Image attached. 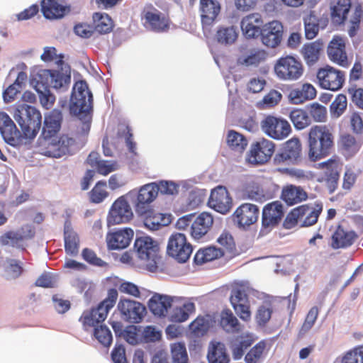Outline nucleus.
I'll list each match as a JSON object with an SVG mask.
<instances>
[{"label":"nucleus","mask_w":363,"mask_h":363,"mask_svg":"<svg viewBox=\"0 0 363 363\" xmlns=\"http://www.w3.org/2000/svg\"><path fill=\"white\" fill-rule=\"evenodd\" d=\"M334 147L332 130L325 125L311 128L308 139V156L311 162H316L330 155Z\"/></svg>","instance_id":"1"},{"label":"nucleus","mask_w":363,"mask_h":363,"mask_svg":"<svg viewBox=\"0 0 363 363\" xmlns=\"http://www.w3.org/2000/svg\"><path fill=\"white\" fill-rule=\"evenodd\" d=\"M93 110V96L85 81L80 80L73 86L69 112L80 120L89 121Z\"/></svg>","instance_id":"2"},{"label":"nucleus","mask_w":363,"mask_h":363,"mask_svg":"<svg viewBox=\"0 0 363 363\" xmlns=\"http://www.w3.org/2000/svg\"><path fill=\"white\" fill-rule=\"evenodd\" d=\"M322 211L323 204L320 203L314 206L309 203L298 206L288 213L283 222V228L289 230L297 225L312 226L317 223Z\"/></svg>","instance_id":"3"},{"label":"nucleus","mask_w":363,"mask_h":363,"mask_svg":"<svg viewBox=\"0 0 363 363\" xmlns=\"http://www.w3.org/2000/svg\"><path fill=\"white\" fill-rule=\"evenodd\" d=\"M118 294L116 289H110L108 291L107 297L101 301L96 307L83 312L79 318L85 330L98 326L107 318L111 309L115 306Z\"/></svg>","instance_id":"4"},{"label":"nucleus","mask_w":363,"mask_h":363,"mask_svg":"<svg viewBox=\"0 0 363 363\" xmlns=\"http://www.w3.org/2000/svg\"><path fill=\"white\" fill-rule=\"evenodd\" d=\"M14 118L26 138L33 139L41 127L42 116L35 107L23 104L16 110Z\"/></svg>","instance_id":"5"},{"label":"nucleus","mask_w":363,"mask_h":363,"mask_svg":"<svg viewBox=\"0 0 363 363\" xmlns=\"http://www.w3.org/2000/svg\"><path fill=\"white\" fill-rule=\"evenodd\" d=\"M134 247L140 259L145 262L152 271L157 268L161 259L160 246L157 241L150 237H140L135 240Z\"/></svg>","instance_id":"6"},{"label":"nucleus","mask_w":363,"mask_h":363,"mask_svg":"<svg viewBox=\"0 0 363 363\" xmlns=\"http://www.w3.org/2000/svg\"><path fill=\"white\" fill-rule=\"evenodd\" d=\"M274 71L281 80L296 81L303 74L304 67L302 62L291 55L279 58L274 66Z\"/></svg>","instance_id":"7"},{"label":"nucleus","mask_w":363,"mask_h":363,"mask_svg":"<svg viewBox=\"0 0 363 363\" xmlns=\"http://www.w3.org/2000/svg\"><path fill=\"white\" fill-rule=\"evenodd\" d=\"M141 19L144 26L156 33H164L169 30L171 20L168 13H162L152 4H146L142 12Z\"/></svg>","instance_id":"8"},{"label":"nucleus","mask_w":363,"mask_h":363,"mask_svg":"<svg viewBox=\"0 0 363 363\" xmlns=\"http://www.w3.org/2000/svg\"><path fill=\"white\" fill-rule=\"evenodd\" d=\"M35 235L34 226L30 224L22 225L16 230H8L0 235V245L26 250V242Z\"/></svg>","instance_id":"9"},{"label":"nucleus","mask_w":363,"mask_h":363,"mask_svg":"<svg viewBox=\"0 0 363 363\" xmlns=\"http://www.w3.org/2000/svg\"><path fill=\"white\" fill-rule=\"evenodd\" d=\"M260 126L265 135L277 140L285 139L291 133L289 121L280 116L267 115L262 120Z\"/></svg>","instance_id":"10"},{"label":"nucleus","mask_w":363,"mask_h":363,"mask_svg":"<svg viewBox=\"0 0 363 363\" xmlns=\"http://www.w3.org/2000/svg\"><path fill=\"white\" fill-rule=\"evenodd\" d=\"M192 251V245L187 241L184 234L176 233L169 237L167 252L179 262H186L189 259Z\"/></svg>","instance_id":"11"},{"label":"nucleus","mask_w":363,"mask_h":363,"mask_svg":"<svg viewBox=\"0 0 363 363\" xmlns=\"http://www.w3.org/2000/svg\"><path fill=\"white\" fill-rule=\"evenodd\" d=\"M316 77L321 88L333 91L340 90L345 80L343 71L337 69L330 65L319 68Z\"/></svg>","instance_id":"12"},{"label":"nucleus","mask_w":363,"mask_h":363,"mask_svg":"<svg viewBox=\"0 0 363 363\" xmlns=\"http://www.w3.org/2000/svg\"><path fill=\"white\" fill-rule=\"evenodd\" d=\"M274 150L275 144L262 138L251 145L247 160L252 164H264L270 160Z\"/></svg>","instance_id":"13"},{"label":"nucleus","mask_w":363,"mask_h":363,"mask_svg":"<svg viewBox=\"0 0 363 363\" xmlns=\"http://www.w3.org/2000/svg\"><path fill=\"white\" fill-rule=\"evenodd\" d=\"M230 303L241 320L249 322L251 320L250 305L247 294V288L244 285H238L231 291Z\"/></svg>","instance_id":"14"},{"label":"nucleus","mask_w":363,"mask_h":363,"mask_svg":"<svg viewBox=\"0 0 363 363\" xmlns=\"http://www.w3.org/2000/svg\"><path fill=\"white\" fill-rule=\"evenodd\" d=\"M284 35L283 23L278 20H272L264 24L259 38L265 47L275 49L281 45Z\"/></svg>","instance_id":"15"},{"label":"nucleus","mask_w":363,"mask_h":363,"mask_svg":"<svg viewBox=\"0 0 363 363\" xmlns=\"http://www.w3.org/2000/svg\"><path fill=\"white\" fill-rule=\"evenodd\" d=\"M117 308L122 318L131 323L142 322L147 313L143 304L129 298H121Z\"/></svg>","instance_id":"16"},{"label":"nucleus","mask_w":363,"mask_h":363,"mask_svg":"<svg viewBox=\"0 0 363 363\" xmlns=\"http://www.w3.org/2000/svg\"><path fill=\"white\" fill-rule=\"evenodd\" d=\"M133 216L132 209L124 196L118 198L112 204L108 216V225L126 223Z\"/></svg>","instance_id":"17"},{"label":"nucleus","mask_w":363,"mask_h":363,"mask_svg":"<svg viewBox=\"0 0 363 363\" xmlns=\"http://www.w3.org/2000/svg\"><path fill=\"white\" fill-rule=\"evenodd\" d=\"M264 19L257 12L252 13L244 16L240 21V28L243 36L247 40L259 38L263 27Z\"/></svg>","instance_id":"18"},{"label":"nucleus","mask_w":363,"mask_h":363,"mask_svg":"<svg viewBox=\"0 0 363 363\" xmlns=\"http://www.w3.org/2000/svg\"><path fill=\"white\" fill-rule=\"evenodd\" d=\"M259 215V209L257 205L245 203L236 208L233 214V219L240 228H245L255 223Z\"/></svg>","instance_id":"19"},{"label":"nucleus","mask_w":363,"mask_h":363,"mask_svg":"<svg viewBox=\"0 0 363 363\" xmlns=\"http://www.w3.org/2000/svg\"><path fill=\"white\" fill-rule=\"evenodd\" d=\"M210 208L222 214L228 213L232 208V199L228 189L223 186H218L211 192L208 201Z\"/></svg>","instance_id":"20"},{"label":"nucleus","mask_w":363,"mask_h":363,"mask_svg":"<svg viewBox=\"0 0 363 363\" xmlns=\"http://www.w3.org/2000/svg\"><path fill=\"white\" fill-rule=\"evenodd\" d=\"M328 58L334 63L347 67L350 65L345 50V40L343 38L335 35L328 44L327 48Z\"/></svg>","instance_id":"21"},{"label":"nucleus","mask_w":363,"mask_h":363,"mask_svg":"<svg viewBox=\"0 0 363 363\" xmlns=\"http://www.w3.org/2000/svg\"><path fill=\"white\" fill-rule=\"evenodd\" d=\"M284 215V206L280 201H275L266 204L262 209V227L267 228L278 225L281 221Z\"/></svg>","instance_id":"22"},{"label":"nucleus","mask_w":363,"mask_h":363,"mask_svg":"<svg viewBox=\"0 0 363 363\" xmlns=\"http://www.w3.org/2000/svg\"><path fill=\"white\" fill-rule=\"evenodd\" d=\"M134 235L130 228H123L106 235V242L109 250H123L129 246Z\"/></svg>","instance_id":"23"},{"label":"nucleus","mask_w":363,"mask_h":363,"mask_svg":"<svg viewBox=\"0 0 363 363\" xmlns=\"http://www.w3.org/2000/svg\"><path fill=\"white\" fill-rule=\"evenodd\" d=\"M302 145L298 138H292L287 140L281 150L277 154L274 160L278 163L297 162L301 156Z\"/></svg>","instance_id":"24"},{"label":"nucleus","mask_w":363,"mask_h":363,"mask_svg":"<svg viewBox=\"0 0 363 363\" xmlns=\"http://www.w3.org/2000/svg\"><path fill=\"white\" fill-rule=\"evenodd\" d=\"M318 168L323 170L325 179L331 191H333L337 186L340 178V169L341 163L337 157H333L325 162L318 164Z\"/></svg>","instance_id":"25"},{"label":"nucleus","mask_w":363,"mask_h":363,"mask_svg":"<svg viewBox=\"0 0 363 363\" xmlns=\"http://www.w3.org/2000/svg\"><path fill=\"white\" fill-rule=\"evenodd\" d=\"M0 133L6 143L15 146L20 138V132L11 117L0 111Z\"/></svg>","instance_id":"26"},{"label":"nucleus","mask_w":363,"mask_h":363,"mask_svg":"<svg viewBox=\"0 0 363 363\" xmlns=\"http://www.w3.org/2000/svg\"><path fill=\"white\" fill-rule=\"evenodd\" d=\"M201 23L204 29L211 26L220 11V5L216 0H200Z\"/></svg>","instance_id":"27"},{"label":"nucleus","mask_w":363,"mask_h":363,"mask_svg":"<svg viewBox=\"0 0 363 363\" xmlns=\"http://www.w3.org/2000/svg\"><path fill=\"white\" fill-rule=\"evenodd\" d=\"M281 200L289 206H294L308 199V193L301 186L286 184L281 192Z\"/></svg>","instance_id":"28"},{"label":"nucleus","mask_w":363,"mask_h":363,"mask_svg":"<svg viewBox=\"0 0 363 363\" xmlns=\"http://www.w3.org/2000/svg\"><path fill=\"white\" fill-rule=\"evenodd\" d=\"M357 238V235L354 231L338 225L331 236V247L335 250L349 247L353 245Z\"/></svg>","instance_id":"29"},{"label":"nucleus","mask_w":363,"mask_h":363,"mask_svg":"<svg viewBox=\"0 0 363 363\" xmlns=\"http://www.w3.org/2000/svg\"><path fill=\"white\" fill-rule=\"evenodd\" d=\"M74 144L75 140L72 138L67 135H62L57 141L49 145L45 155L51 157H61L69 154Z\"/></svg>","instance_id":"30"},{"label":"nucleus","mask_w":363,"mask_h":363,"mask_svg":"<svg viewBox=\"0 0 363 363\" xmlns=\"http://www.w3.org/2000/svg\"><path fill=\"white\" fill-rule=\"evenodd\" d=\"M174 298L167 295L155 294L149 300L150 311L156 316L165 317L172 307Z\"/></svg>","instance_id":"31"},{"label":"nucleus","mask_w":363,"mask_h":363,"mask_svg":"<svg viewBox=\"0 0 363 363\" xmlns=\"http://www.w3.org/2000/svg\"><path fill=\"white\" fill-rule=\"evenodd\" d=\"M143 223L145 226L151 230H157L161 227L167 226L172 222V216L167 213H162L154 210L143 211Z\"/></svg>","instance_id":"32"},{"label":"nucleus","mask_w":363,"mask_h":363,"mask_svg":"<svg viewBox=\"0 0 363 363\" xmlns=\"http://www.w3.org/2000/svg\"><path fill=\"white\" fill-rule=\"evenodd\" d=\"M213 223L211 214L203 212L195 218L191 224V235L196 240L203 237L211 229Z\"/></svg>","instance_id":"33"},{"label":"nucleus","mask_w":363,"mask_h":363,"mask_svg":"<svg viewBox=\"0 0 363 363\" xmlns=\"http://www.w3.org/2000/svg\"><path fill=\"white\" fill-rule=\"evenodd\" d=\"M62 121V112L57 109L52 110L49 115L45 117L42 136L45 139L54 137L60 130Z\"/></svg>","instance_id":"34"},{"label":"nucleus","mask_w":363,"mask_h":363,"mask_svg":"<svg viewBox=\"0 0 363 363\" xmlns=\"http://www.w3.org/2000/svg\"><path fill=\"white\" fill-rule=\"evenodd\" d=\"M158 194V188L157 184L151 183L142 186L137 195V200L135 203V210L140 213L143 214L145 208V205L152 202Z\"/></svg>","instance_id":"35"},{"label":"nucleus","mask_w":363,"mask_h":363,"mask_svg":"<svg viewBox=\"0 0 363 363\" xmlns=\"http://www.w3.org/2000/svg\"><path fill=\"white\" fill-rule=\"evenodd\" d=\"M323 49V43L318 40L305 43L300 52L303 60L308 67L315 65L320 60Z\"/></svg>","instance_id":"36"},{"label":"nucleus","mask_w":363,"mask_h":363,"mask_svg":"<svg viewBox=\"0 0 363 363\" xmlns=\"http://www.w3.org/2000/svg\"><path fill=\"white\" fill-rule=\"evenodd\" d=\"M41 11L45 18L60 19L70 11L69 6L60 4L57 0H43Z\"/></svg>","instance_id":"37"},{"label":"nucleus","mask_w":363,"mask_h":363,"mask_svg":"<svg viewBox=\"0 0 363 363\" xmlns=\"http://www.w3.org/2000/svg\"><path fill=\"white\" fill-rule=\"evenodd\" d=\"M350 0H337L330 4V17L333 23L340 26L345 23L350 11Z\"/></svg>","instance_id":"38"},{"label":"nucleus","mask_w":363,"mask_h":363,"mask_svg":"<svg viewBox=\"0 0 363 363\" xmlns=\"http://www.w3.org/2000/svg\"><path fill=\"white\" fill-rule=\"evenodd\" d=\"M316 94V89L312 84L305 83L300 87L292 89L289 94V99L293 104H301L315 99Z\"/></svg>","instance_id":"39"},{"label":"nucleus","mask_w":363,"mask_h":363,"mask_svg":"<svg viewBox=\"0 0 363 363\" xmlns=\"http://www.w3.org/2000/svg\"><path fill=\"white\" fill-rule=\"evenodd\" d=\"M208 363H229L230 356L225 345L213 340L209 343L207 352Z\"/></svg>","instance_id":"40"},{"label":"nucleus","mask_w":363,"mask_h":363,"mask_svg":"<svg viewBox=\"0 0 363 363\" xmlns=\"http://www.w3.org/2000/svg\"><path fill=\"white\" fill-rule=\"evenodd\" d=\"M303 23L306 38L312 40L317 36L320 28H325L327 26L328 20L327 18H318L311 13L304 18Z\"/></svg>","instance_id":"41"},{"label":"nucleus","mask_w":363,"mask_h":363,"mask_svg":"<svg viewBox=\"0 0 363 363\" xmlns=\"http://www.w3.org/2000/svg\"><path fill=\"white\" fill-rule=\"evenodd\" d=\"M220 326L228 333H239L242 330V325L230 309L221 311L219 320Z\"/></svg>","instance_id":"42"},{"label":"nucleus","mask_w":363,"mask_h":363,"mask_svg":"<svg viewBox=\"0 0 363 363\" xmlns=\"http://www.w3.org/2000/svg\"><path fill=\"white\" fill-rule=\"evenodd\" d=\"M255 339L250 333L243 334L235 337L231 342V350L235 359H240L245 352L253 344Z\"/></svg>","instance_id":"43"},{"label":"nucleus","mask_w":363,"mask_h":363,"mask_svg":"<svg viewBox=\"0 0 363 363\" xmlns=\"http://www.w3.org/2000/svg\"><path fill=\"white\" fill-rule=\"evenodd\" d=\"M337 144L340 151L347 158L354 155L360 148V145L355 138L350 134L342 135Z\"/></svg>","instance_id":"44"},{"label":"nucleus","mask_w":363,"mask_h":363,"mask_svg":"<svg viewBox=\"0 0 363 363\" xmlns=\"http://www.w3.org/2000/svg\"><path fill=\"white\" fill-rule=\"evenodd\" d=\"M65 250L67 254L75 256L78 254L79 238L76 232L68 225L64 228Z\"/></svg>","instance_id":"45"},{"label":"nucleus","mask_w":363,"mask_h":363,"mask_svg":"<svg viewBox=\"0 0 363 363\" xmlns=\"http://www.w3.org/2000/svg\"><path fill=\"white\" fill-rule=\"evenodd\" d=\"M224 255L223 250L214 246L207 247L199 250L194 255V262L196 264H202L213 261Z\"/></svg>","instance_id":"46"},{"label":"nucleus","mask_w":363,"mask_h":363,"mask_svg":"<svg viewBox=\"0 0 363 363\" xmlns=\"http://www.w3.org/2000/svg\"><path fill=\"white\" fill-rule=\"evenodd\" d=\"M92 18L94 30L99 33L106 34L113 30V21L108 14L96 12L93 14Z\"/></svg>","instance_id":"47"},{"label":"nucleus","mask_w":363,"mask_h":363,"mask_svg":"<svg viewBox=\"0 0 363 363\" xmlns=\"http://www.w3.org/2000/svg\"><path fill=\"white\" fill-rule=\"evenodd\" d=\"M52 71L50 69H40L33 73L30 84L35 90H42L43 88L49 89L52 83Z\"/></svg>","instance_id":"48"},{"label":"nucleus","mask_w":363,"mask_h":363,"mask_svg":"<svg viewBox=\"0 0 363 363\" xmlns=\"http://www.w3.org/2000/svg\"><path fill=\"white\" fill-rule=\"evenodd\" d=\"M268 57L266 50L262 48H254L249 51L248 54L243 58H240L239 62L241 65L247 67H257L261 63L265 62Z\"/></svg>","instance_id":"49"},{"label":"nucleus","mask_w":363,"mask_h":363,"mask_svg":"<svg viewBox=\"0 0 363 363\" xmlns=\"http://www.w3.org/2000/svg\"><path fill=\"white\" fill-rule=\"evenodd\" d=\"M210 320L208 317L198 316L189 325V334L192 337H201L208 331Z\"/></svg>","instance_id":"50"},{"label":"nucleus","mask_w":363,"mask_h":363,"mask_svg":"<svg viewBox=\"0 0 363 363\" xmlns=\"http://www.w3.org/2000/svg\"><path fill=\"white\" fill-rule=\"evenodd\" d=\"M226 142L228 147L233 151L242 153L247 146V140L242 134L235 130H229Z\"/></svg>","instance_id":"51"},{"label":"nucleus","mask_w":363,"mask_h":363,"mask_svg":"<svg viewBox=\"0 0 363 363\" xmlns=\"http://www.w3.org/2000/svg\"><path fill=\"white\" fill-rule=\"evenodd\" d=\"M289 118L294 128L297 130H303L311 123V120L308 113L300 108L292 110L290 112Z\"/></svg>","instance_id":"52"},{"label":"nucleus","mask_w":363,"mask_h":363,"mask_svg":"<svg viewBox=\"0 0 363 363\" xmlns=\"http://www.w3.org/2000/svg\"><path fill=\"white\" fill-rule=\"evenodd\" d=\"M238 37V33L234 26L220 27L216 34L217 41L223 45H231L234 43Z\"/></svg>","instance_id":"53"},{"label":"nucleus","mask_w":363,"mask_h":363,"mask_svg":"<svg viewBox=\"0 0 363 363\" xmlns=\"http://www.w3.org/2000/svg\"><path fill=\"white\" fill-rule=\"evenodd\" d=\"M194 311L195 306L193 303H184L182 306L174 308L171 315V320L177 323L184 322Z\"/></svg>","instance_id":"54"},{"label":"nucleus","mask_w":363,"mask_h":363,"mask_svg":"<svg viewBox=\"0 0 363 363\" xmlns=\"http://www.w3.org/2000/svg\"><path fill=\"white\" fill-rule=\"evenodd\" d=\"M173 363H188L189 357L184 342H177L170 345Z\"/></svg>","instance_id":"55"},{"label":"nucleus","mask_w":363,"mask_h":363,"mask_svg":"<svg viewBox=\"0 0 363 363\" xmlns=\"http://www.w3.org/2000/svg\"><path fill=\"white\" fill-rule=\"evenodd\" d=\"M108 196L106 181H99L89 193V200L94 203H101Z\"/></svg>","instance_id":"56"},{"label":"nucleus","mask_w":363,"mask_h":363,"mask_svg":"<svg viewBox=\"0 0 363 363\" xmlns=\"http://www.w3.org/2000/svg\"><path fill=\"white\" fill-rule=\"evenodd\" d=\"M266 349V342L263 340L257 343L246 354L245 360L246 363H258L262 359Z\"/></svg>","instance_id":"57"},{"label":"nucleus","mask_w":363,"mask_h":363,"mask_svg":"<svg viewBox=\"0 0 363 363\" xmlns=\"http://www.w3.org/2000/svg\"><path fill=\"white\" fill-rule=\"evenodd\" d=\"M347 106L345 95L340 94L332 102L330 107V114L333 118H339L346 110Z\"/></svg>","instance_id":"58"},{"label":"nucleus","mask_w":363,"mask_h":363,"mask_svg":"<svg viewBox=\"0 0 363 363\" xmlns=\"http://www.w3.org/2000/svg\"><path fill=\"white\" fill-rule=\"evenodd\" d=\"M52 83L50 86L55 89H67L71 82V77L65 74L60 71H52Z\"/></svg>","instance_id":"59"},{"label":"nucleus","mask_w":363,"mask_h":363,"mask_svg":"<svg viewBox=\"0 0 363 363\" xmlns=\"http://www.w3.org/2000/svg\"><path fill=\"white\" fill-rule=\"evenodd\" d=\"M94 328V335L96 339L104 347H109L112 343L113 338L108 328L106 325H100Z\"/></svg>","instance_id":"60"},{"label":"nucleus","mask_w":363,"mask_h":363,"mask_svg":"<svg viewBox=\"0 0 363 363\" xmlns=\"http://www.w3.org/2000/svg\"><path fill=\"white\" fill-rule=\"evenodd\" d=\"M363 21V9L360 4L356 6L354 12L350 20V26L348 33L350 37L356 35L360 28V23Z\"/></svg>","instance_id":"61"},{"label":"nucleus","mask_w":363,"mask_h":363,"mask_svg":"<svg viewBox=\"0 0 363 363\" xmlns=\"http://www.w3.org/2000/svg\"><path fill=\"white\" fill-rule=\"evenodd\" d=\"M272 311L270 303L259 306L255 315L257 324L260 326H264L271 319Z\"/></svg>","instance_id":"62"},{"label":"nucleus","mask_w":363,"mask_h":363,"mask_svg":"<svg viewBox=\"0 0 363 363\" xmlns=\"http://www.w3.org/2000/svg\"><path fill=\"white\" fill-rule=\"evenodd\" d=\"M308 112L315 122H325L326 121L327 109L323 105L313 103L308 107Z\"/></svg>","instance_id":"63"},{"label":"nucleus","mask_w":363,"mask_h":363,"mask_svg":"<svg viewBox=\"0 0 363 363\" xmlns=\"http://www.w3.org/2000/svg\"><path fill=\"white\" fill-rule=\"evenodd\" d=\"M342 363H363V345L347 352L344 355Z\"/></svg>","instance_id":"64"}]
</instances>
